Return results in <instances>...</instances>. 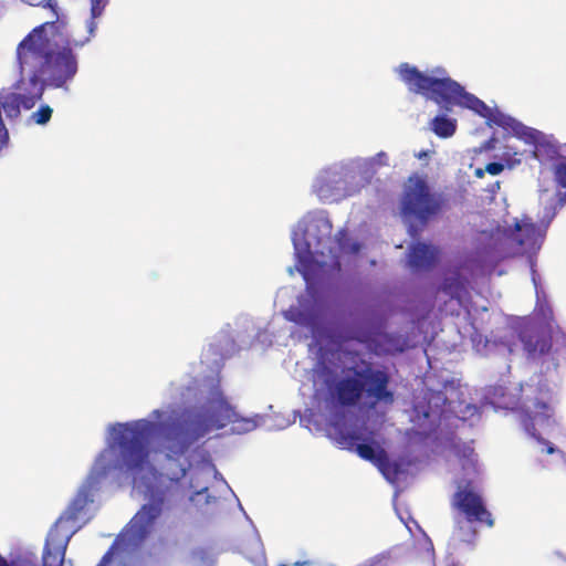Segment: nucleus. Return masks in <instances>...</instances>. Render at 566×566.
<instances>
[{
    "label": "nucleus",
    "instance_id": "obj_1",
    "mask_svg": "<svg viewBox=\"0 0 566 566\" xmlns=\"http://www.w3.org/2000/svg\"><path fill=\"white\" fill-rule=\"evenodd\" d=\"M42 28H34L17 46V60L21 70L28 69L30 77L18 83L13 93L15 114L20 107L31 109L43 96L45 86L62 88L71 82L78 70L77 56L73 51H56L54 43L36 39Z\"/></svg>",
    "mask_w": 566,
    "mask_h": 566
},
{
    "label": "nucleus",
    "instance_id": "obj_2",
    "mask_svg": "<svg viewBox=\"0 0 566 566\" xmlns=\"http://www.w3.org/2000/svg\"><path fill=\"white\" fill-rule=\"evenodd\" d=\"M242 421L243 429L253 428V422L240 419L233 407L221 392L209 399L199 410L185 409L159 424L164 447L175 455L184 454L192 443L213 429H222L230 423Z\"/></svg>",
    "mask_w": 566,
    "mask_h": 566
},
{
    "label": "nucleus",
    "instance_id": "obj_3",
    "mask_svg": "<svg viewBox=\"0 0 566 566\" xmlns=\"http://www.w3.org/2000/svg\"><path fill=\"white\" fill-rule=\"evenodd\" d=\"M436 75H428L409 63H401L398 74L411 93L420 94L437 103L444 112H451L454 105L468 108L479 116L492 120L490 107L475 95L467 92L462 85L447 75L444 69L432 71ZM499 126H512L515 120L500 114L493 118Z\"/></svg>",
    "mask_w": 566,
    "mask_h": 566
},
{
    "label": "nucleus",
    "instance_id": "obj_4",
    "mask_svg": "<svg viewBox=\"0 0 566 566\" xmlns=\"http://www.w3.org/2000/svg\"><path fill=\"white\" fill-rule=\"evenodd\" d=\"M389 381L390 377L385 370L370 365L364 369L354 368L352 375H344L328 385V397L338 408H354L364 397L369 408H375L379 402L391 405L395 395L389 389Z\"/></svg>",
    "mask_w": 566,
    "mask_h": 566
},
{
    "label": "nucleus",
    "instance_id": "obj_5",
    "mask_svg": "<svg viewBox=\"0 0 566 566\" xmlns=\"http://www.w3.org/2000/svg\"><path fill=\"white\" fill-rule=\"evenodd\" d=\"M443 205V197L433 192L423 177L410 176L400 199V213L410 237L418 238L428 222L442 211Z\"/></svg>",
    "mask_w": 566,
    "mask_h": 566
},
{
    "label": "nucleus",
    "instance_id": "obj_6",
    "mask_svg": "<svg viewBox=\"0 0 566 566\" xmlns=\"http://www.w3.org/2000/svg\"><path fill=\"white\" fill-rule=\"evenodd\" d=\"M157 424L139 419L133 422L118 423L113 428L115 442L126 470L134 476L149 465V440Z\"/></svg>",
    "mask_w": 566,
    "mask_h": 566
},
{
    "label": "nucleus",
    "instance_id": "obj_7",
    "mask_svg": "<svg viewBox=\"0 0 566 566\" xmlns=\"http://www.w3.org/2000/svg\"><path fill=\"white\" fill-rule=\"evenodd\" d=\"M521 423L524 430L546 447V453L553 454L557 449L543 437L537 433L536 424L548 426L554 421V410L548 403L549 388L538 379V381H530L521 386Z\"/></svg>",
    "mask_w": 566,
    "mask_h": 566
},
{
    "label": "nucleus",
    "instance_id": "obj_8",
    "mask_svg": "<svg viewBox=\"0 0 566 566\" xmlns=\"http://www.w3.org/2000/svg\"><path fill=\"white\" fill-rule=\"evenodd\" d=\"M38 6L50 9L54 15V20L46 21L36 28H42V31L36 33V39L54 43L56 51L69 49L74 52V49L83 48L90 42V36H85L81 40L71 39L69 33V17L60 12L56 0H42Z\"/></svg>",
    "mask_w": 566,
    "mask_h": 566
},
{
    "label": "nucleus",
    "instance_id": "obj_9",
    "mask_svg": "<svg viewBox=\"0 0 566 566\" xmlns=\"http://www.w3.org/2000/svg\"><path fill=\"white\" fill-rule=\"evenodd\" d=\"M451 507L457 512V516L476 521L488 527L494 525V520L486 509L483 497L471 488V483L457 489L451 497Z\"/></svg>",
    "mask_w": 566,
    "mask_h": 566
},
{
    "label": "nucleus",
    "instance_id": "obj_10",
    "mask_svg": "<svg viewBox=\"0 0 566 566\" xmlns=\"http://www.w3.org/2000/svg\"><path fill=\"white\" fill-rule=\"evenodd\" d=\"M355 175L352 172H326L316 179L314 189L322 199L337 200L359 192L363 186L353 185Z\"/></svg>",
    "mask_w": 566,
    "mask_h": 566
},
{
    "label": "nucleus",
    "instance_id": "obj_11",
    "mask_svg": "<svg viewBox=\"0 0 566 566\" xmlns=\"http://www.w3.org/2000/svg\"><path fill=\"white\" fill-rule=\"evenodd\" d=\"M60 517L50 530L43 548L42 566H63L66 548L73 533H60Z\"/></svg>",
    "mask_w": 566,
    "mask_h": 566
},
{
    "label": "nucleus",
    "instance_id": "obj_12",
    "mask_svg": "<svg viewBox=\"0 0 566 566\" xmlns=\"http://www.w3.org/2000/svg\"><path fill=\"white\" fill-rule=\"evenodd\" d=\"M337 442L345 449L355 451L361 459L376 464L380 455L381 447L371 438H364L359 431L339 430Z\"/></svg>",
    "mask_w": 566,
    "mask_h": 566
},
{
    "label": "nucleus",
    "instance_id": "obj_13",
    "mask_svg": "<svg viewBox=\"0 0 566 566\" xmlns=\"http://www.w3.org/2000/svg\"><path fill=\"white\" fill-rule=\"evenodd\" d=\"M538 227L527 220L515 222L514 230L511 231L509 239L514 243L516 253L523 254L534 249L538 243Z\"/></svg>",
    "mask_w": 566,
    "mask_h": 566
},
{
    "label": "nucleus",
    "instance_id": "obj_14",
    "mask_svg": "<svg viewBox=\"0 0 566 566\" xmlns=\"http://www.w3.org/2000/svg\"><path fill=\"white\" fill-rule=\"evenodd\" d=\"M439 254L437 247L417 242L409 249L408 263L413 270H430L438 262Z\"/></svg>",
    "mask_w": 566,
    "mask_h": 566
},
{
    "label": "nucleus",
    "instance_id": "obj_15",
    "mask_svg": "<svg viewBox=\"0 0 566 566\" xmlns=\"http://www.w3.org/2000/svg\"><path fill=\"white\" fill-rule=\"evenodd\" d=\"M475 524L479 523L455 515L452 539L459 544H473L478 535Z\"/></svg>",
    "mask_w": 566,
    "mask_h": 566
},
{
    "label": "nucleus",
    "instance_id": "obj_16",
    "mask_svg": "<svg viewBox=\"0 0 566 566\" xmlns=\"http://www.w3.org/2000/svg\"><path fill=\"white\" fill-rule=\"evenodd\" d=\"M440 290L450 298L461 302L462 296L465 293V284L460 273L454 271L444 276Z\"/></svg>",
    "mask_w": 566,
    "mask_h": 566
},
{
    "label": "nucleus",
    "instance_id": "obj_17",
    "mask_svg": "<svg viewBox=\"0 0 566 566\" xmlns=\"http://www.w3.org/2000/svg\"><path fill=\"white\" fill-rule=\"evenodd\" d=\"M91 502H93L91 489L90 488L81 489L78 491V493L76 494V496L71 502V504L69 505L66 513H65V520L66 521H75ZM61 517L64 518V516H61ZM64 520H62V522Z\"/></svg>",
    "mask_w": 566,
    "mask_h": 566
},
{
    "label": "nucleus",
    "instance_id": "obj_18",
    "mask_svg": "<svg viewBox=\"0 0 566 566\" xmlns=\"http://www.w3.org/2000/svg\"><path fill=\"white\" fill-rule=\"evenodd\" d=\"M161 505L163 499L143 505L140 511L135 515L134 521L136 523H140L143 528L151 525L154 521L160 515Z\"/></svg>",
    "mask_w": 566,
    "mask_h": 566
},
{
    "label": "nucleus",
    "instance_id": "obj_19",
    "mask_svg": "<svg viewBox=\"0 0 566 566\" xmlns=\"http://www.w3.org/2000/svg\"><path fill=\"white\" fill-rule=\"evenodd\" d=\"M431 129L441 138L451 137L455 133L457 120L441 115L436 116L431 120Z\"/></svg>",
    "mask_w": 566,
    "mask_h": 566
},
{
    "label": "nucleus",
    "instance_id": "obj_20",
    "mask_svg": "<svg viewBox=\"0 0 566 566\" xmlns=\"http://www.w3.org/2000/svg\"><path fill=\"white\" fill-rule=\"evenodd\" d=\"M375 465L388 480L396 479L400 472L399 464L397 462H392L384 449H380V455Z\"/></svg>",
    "mask_w": 566,
    "mask_h": 566
},
{
    "label": "nucleus",
    "instance_id": "obj_21",
    "mask_svg": "<svg viewBox=\"0 0 566 566\" xmlns=\"http://www.w3.org/2000/svg\"><path fill=\"white\" fill-rule=\"evenodd\" d=\"M106 4L107 0H91V19L87 22V36H90V39L94 35L95 30L97 28L95 19L99 18L103 14Z\"/></svg>",
    "mask_w": 566,
    "mask_h": 566
},
{
    "label": "nucleus",
    "instance_id": "obj_22",
    "mask_svg": "<svg viewBox=\"0 0 566 566\" xmlns=\"http://www.w3.org/2000/svg\"><path fill=\"white\" fill-rule=\"evenodd\" d=\"M557 155V147L546 140L545 136H543V139L538 143L536 148L533 150V156L538 159L543 160L544 158H554Z\"/></svg>",
    "mask_w": 566,
    "mask_h": 566
},
{
    "label": "nucleus",
    "instance_id": "obj_23",
    "mask_svg": "<svg viewBox=\"0 0 566 566\" xmlns=\"http://www.w3.org/2000/svg\"><path fill=\"white\" fill-rule=\"evenodd\" d=\"M53 109L49 105H42L40 108L32 113L31 118L39 125H45L52 117Z\"/></svg>",
    "mask_w": 566,
    "mask_h": 566
},
{
    "label": "nucleus",
    "instance_id": "obj_24",
    "mask_svg": "<svg viewBox=\"0 0 566 566\" xmlns=\"http://www.w3.org/2000/svg\"><path fill=\"white\" fill-rule=\"evenodd\" d=\"M544 134L535 128L523 127L521 137L528 144L534 145V148L538 145L541 139H543Z\"/></svg>",
    "mask_w": 566,
    "mask_h": 566
},
{
    "label": "nucleus",
    "instance_id": "obj_25",
    "mask_svg": "<svg viewBox=\"0 0 566 566\" xmlns=\"http://www.w3.org/2000/svg\"><path fill=\"white\" fill-rule=\"evenodd\" d=\"M554 352L556 355H566V334L559 332L554 337Z\"/></svg>",
    "mask_w": 566,
    "mask_h": 566
},
{
    "label": "nucleus",
    "instance_id": "obj_26",
    "mask_svg": "<svg viewBox=\"0 0 566 566\" xmlns=\"http://www.w3.org/2000/svg\"><path fill=\"white\" fill-rule=\"evenodd\" d=\"M298 263L301 265L300 272L302 273L304 280L306 282H308L310 281L311 265H312V255H311V253L308 255L301 256Z\"/></svg>",
    "mask_w": 566,
    "mask_h": 566
},
{
    "label": "nucleus",
    "instance_id": "obj_27",
    "mask_svg": "<svg viewBox=\"0 0 566 566\" xmlns=\"http://www.w3.org/2000/svg\"><path fill=\"white\" fill-rule=\"evenodd\" d=\"M555 179L562 187H566V161L555 166Z\"/></svg>",
    "mask_w": 566,
    "mask_h": 566
},
{
    "label": "nucleus",
    "instance_id": "obj_28",
    "mask_svg": "<svg viewBox=\"0 0 566 566\" xmlns=\"http://www.w3.org/2000/svg\"><path fill=\"white\" fill-rule=\"evenodd\" d=\"M116 549V543H113L112 546L108 548V551L103 555L99 563L96 566H108L114 558Z\"/></svg>",
    "mask_w": 566,
    "mask_h": 566
},
{
    "label": "nucleus",
    "instance_id": "obj_29",
    "mask_svg": "<svg viewBox=\"0 0 566 566\" xmlns=\"http://www.w3.org/2000/svg\"><path fill=\"white\" fill-rule=\"evenodd\" d=\"M485 170L488 174L492 176L500 175L504 170V165L502 163H489L485 166Z\"/></svg>",
    "mask_w": 566,
    "mask_h": 566
},
{
    "label": "nucleus",
    "instance_id": "obj_30",
    "mask_svg": "<svg viewBox=\"0 0 566 566\" xmlns=\"http://www.w3.org/2000/svg\"><path fill=\"white\" fill-rule=\"evenodd\" d=\"M392 560L389 556H377L370 560L368 566H391Z\"/></svg>",
    "mask_w": 566,
    "mask_h": 566
},
{
    "label": "nucleus",
    "instance_id": "obj_31",
    "mask_svg": "<svg viewBox=\"0 0 566 566\" xmlns=\"http://www.w3.org/2000/svg\"><path fill=\"white\" fill-rule=\"evenodd\" d=\"M14 103H15V102L13 101V93H12V94L7 98V101L3 103V109H4V112H6L9 116H11V115L17 116V115H18V114H15V112H14V107H13Z\"/></svg>",
    "mask_w": 566,
    "mask_h": 566
},
{
    "label": "nucleus",
    "instance_id": "obj_32",
    "mask_svg": "<svg viewBox=\"0 0 566 566\" xmlns=\"http://www.w3.org/2000/svg\"><path fill=\"white\" fill-rule=\"evenodd\" d=\"M365 174L368 175L366 182L375 175V158H370L365 163Z\"/></svg>",
    "mask_w": 566,
    "mask_h": 566
},
{
    "label": "nucleus",
    "instance_id": "obj_33",
    "mask_svg": "<svg viewBox=\"0 0 566 566\" xmlns=\"http://www.w3.org/2000/svg\"><path fill=\"white\" fill-rule=\"evenodd\" d=\"M302 316L303 314L297 311L296 313H293V312H289L285 317L291 321V322H294V323H298V324H302L303 323V319H302Z\"/></svg>",
    "mask_w": 566,
    "mask_h": 566
},
{
    "label": "nucleus",
    "instance_id": "obj_34",
    "mask_svg": "<svg viewBox=\"0 0 566 566\" xmlns=\"http://www.w3.org/2000/svg\"><path fill=\"white\" fill-rule=\"evenodd\" d=\"M496 139L494 137L490 138L483 144V149L485 150H492L495 148Z\"/></svg>",
    "mask_w": 566,
    "mask_h": 566
},
{
    "label": "nucleus",
    "instance_id": "obj_35",
    "mask_svg": "<svg viewBox=\"0 0 566 566\" xmlns=\"http://www.w3.org/2000/svg\"><path fill=\"white\" fill-rule=\"evenodd\" d=\"M108 471V464H102L101 470L97 472V478L105 476Z\"/></svg>",
    "mask_w": 566,
    "mask_h": 566
},
{
    "label": "nucleus",
    "instance_id": "obj_36",
    "mask_svg": "<svg viewBox=\"0 0 566 566\" xmlns=\"http://www.w3.org/2000/svg\"><path fill=\"white\" fill-rule=\"evenodd\" d=\"M485 172H486L485 168L484 169L476 168L475 171H474V176L478 177V178H483Z\"/></svg>",
    "mask_w": 566,
    "mask_h": 566
},
{
    "label": "nucleus",
    "instance_id": "obj_37",
    "mask_svg": "<svg viewBox=\"0 0 566 566\" xmlns=\"http://www.w3.org/2000/svg\"><path fill=\"white\" fill-rule=\"evenodd\" d=\"M154 413H155L156 416H158V417L160 416V411H159V410H155V411H154Z\"/></svg>",
    "mask_w": 566,
    "mask_h": 566
},
{
    "label": "nucleus",
    "instance_id": "obj_38",
    "mask_svg": "<svg viewBox=\"0 0 566 566\" xmlns=\"http://www.w3.org/2000/svg\"><path fill=\"white\" fill-rule=\"evenodd\" d=\"M422 156H426V153H420L419 158H422Z\"/></svg>",
    "mask_w": 566,
    "mask_h": 566
},
{
    "label": "nucleus",
    "instance_id": "obj_39",
    "mask_svg": "<svg viewBox=\"0 0 566 566\" xmlns=\"http://www.w3.org/2000/svg\"><path fill=\"white\" fill-rule=\"evenodd\" d=\"M422 156H426V153H420L419 158H422Z\"/></svg>",
    "mask_w": 566,
    "mask_h": 566
},
{
    "label": "nucleus",
    "instance_id": "obj_40",
    "mask_svg": "<svg viewBox=\"0 0 566 566\" xmlns=\"http://www.w3.org/2000/svg\"><path fill=\"white\" fill-rule=\"evenodd\" d=\"M422 156H426V153H420L419 158H422Z\"/></svg>",
    "mask_w": 566,
    "mask_h": 566
},
{
    "label": "nucleus",
    "instance_id": "obj_41",
    "mask_svg": "<svg viewBox=\"0 0 566 566\" xmlns=\"http://www.w3.org/2000/svg\"><path fill=\"white\" fill-rule=\"evenodd\" d=\"M495 186H496V188H500V182H499V181H496V182H495Z\"/></svg>",
    "mask_w": 566,
    "mask_h": 566
}]
</instances>
